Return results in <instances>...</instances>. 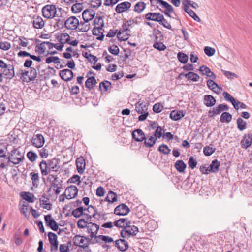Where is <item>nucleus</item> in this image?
Masks as SVG:
<instances>
[{
    "instance_id": "nucleus-1",
    "label": "nucleus",
    "mask_w": 252,
    "mask_h": 252,
    "mask_svg": "<svg viewBox=\"0 0 252 252\" xmlns=\"http://www.w3.org/2000/svg\"><path fill=\"white\" fill-rule=\"evenodd\" d=\"M60 159L53 158L47 160H42L39 163V166L42 176H47L52 172H57L60 169L59 165Z\"/></svg>"
},
{
    "instance_id": "nucleus-2",
    "label": "nucleus",
    "mask_w": 252,
    "mask_h": 252,
    "mask_svg": "<svg viewBox=\"0 0 252 252\" xmlns=\"http://www.w3.org/2000/svg\"><path fill=\"white\" fill-rule=\"evenodd\" d=\"M138 228L134 226L127 225L124 229L121 231V236L124 238H128L131 236H135L138 232Z\"/></svg>"
},
{
    "instance_id": "nucleus-3",
    "label": "nucleus",
    "mask_w": 252,
    "mask_h": 252,
    "mask_svg": "<svg viewBox=\"0 0 252 252\" xmlns=\"http://www.w3.org/2000/svg\"><path fill=\"white\" fill-rule=\"evenodd\" d=\"M21 78H23L24 81L29 82L34 80L37 76L36 70L33 67H31L30 70L23 71L20 70Z\"/></svg>"
},
{
    "instance_id": "nucleus-4",
    "label": "nucleus",
    "mask_w": 252,
    "mask_h": 252,
    "mask_svg": "<svg viewBox=\"0 0 252 252\" xmlns=\"http://www.w3.org/2000/svg\"><path fill=\"white\" fill-rule=\"evenodd\" d=\"M43 16L47 19H52L56 16L57 8L54 5H46L42 9Z\"/></svg>"
},
{
    "instance_id": "nucleus-5",
    "label": "nucleus",
    "mask_w": 252,
    "mask_h": 252,
    "mask_svg": "<svg viewBox=\"0 0 252 252\" xmlns=\"http://www.w3.org/2000/svg\"><path fill=\"white\" fill-rule=\"evenodd\" d=\"M90 239L85 236L76 235L73 238V245L82 248H85L89 245Z\"/></svg>"
},
{
    "instance_id": "nucleus-6",
    "label": "nucleus",
    "mask_w": 252,
    "mask_h": 252,
    "mask_svg": "<svg viewBox=\"0 0 252 252\" xmlns=\"http://www.w3.org/2000/svg\"><path fill=\"white\" fill-rule=\"evenodd\" d=\"M79 21L75 16H70L67 18L64 22V27L68 30H76L79 25Z\"/></svg>"
},
{
    "instance_id": "nucleus-7",
    "label": "nucleus",
    "mask_w": 252,
    "mask_h": 252,
    "mask_svg": "<svg viewBox=\"0 0 252 252\" xmlns=\"http://www.w3.org/2000/svg\"><path fill=\"white\" fill-rule=\"evenodd\" d=\"M32 145L37 148H42L45 143V139L41 134H34L31 140Z\"/></svg>"
},
{
    "instance_id": "nucleus-8",
    "label": "nucleus",
    "mask_w": 252,
    "mask_h": 252,
    "mask_svg": "<svg viewBox=\"0 0 252 252\" xmlns=\"http://www.w3.org/2000/svg\"><path fill=\"white\" fill-rule=\"evenodd\" d=\"M78 192V188L75 186L71 185L66 188L64 195L66 199H71L76 197Z\"/></svg>"
},
{
    "instance_id": "nucleus-9",
    "label": "nucleus",
    "mask_w": 252,
    "mask_h": 252,
    "mask_svg": "<svg viewBox=\"0 0 252 252\" xmlns=\"http://www.w3.org/2000/svg\"><path fill=\"white\" fill-rule=\"evenodd\" d=\"M229 107L226 104H220L216 107H214L212 109L208 111V116L209 117H213L215 115H219L221 112L227 111Z\"/></svg>"
},
{
    "instance_id": "nucleus-10",
    "label": "nucleus",
    "mask_w": 252,
    "mask_h": 252,
    "mask_svg": "<svg viewBox=\"0 0 252 252\" xmlns=\"http://www.w3.org/2000/svg\"><path fill=\"white\" fill-rule=\"evenodd\" d=\"M130 211L128 207L125 204H122L116 207L114 210V214L119 216L127 215Z\"/></svg>"
},
{
    "instance_id": "nucleus-11",
    "label": "nucleus",
    "mask_w": 252,
    "mask_h": 252,
    "mask_svg": "<svg viewBox=\"0 0 252 252\" xmlns=\"http://www.w3.org/2000/svg\"><path fill=\"white\" fill-rule=\"evenodd\" d=\"M59 75L63 80L68 82L73 78V73L69 69H64L60 71Z\"/></svg>"
},
{
    "instance_id": "nucleus-12",
    "label": "nucleus",
    "mask_w": 252,
    "mask_h": 252,
    "mask_svg": "<svg viewBox=\"0 0 252 252\" xmlns=\"http://www.w3.org/2000/svg\"><path fill=\"white\" fill-rule=\"evenodd\" d=\"M88 232L91 234V237L95 238V236H97V233L99 227L98 225L94 223L89 222L87 225Z\"/></svg>"
},
{
    "instance_id": "nucleus-13",
    "label": "nucleus",
    "mask_w": 252,
    "mask_h": 252,
    "mask_svg": "<svg viewBox=\"0 0 252 252\" xmlns=\"http://www.w3.org/2000/svg\"><path fill=\"white\" fill-rule=\"evenodd\" d=\"M44 219L47 225L50 227L53 230L57 231L58 230V224L50 215H45Z\"/></svg>"
},
{
    "instance_id": "nucleus-14",
    "label": "nucleus",
    "mask_w": 252,
    "mask_h": 252,
    "mask_svg": "<svg viewBox=\"0 0 252 252\" xmlns=\"http://www.w3.org/2000/svg\"><path fill=\"white\" fill-rule=\"evenodd\" d=\"M2 72V76L3 75L7 79H12L15 75L14 67L11 64H8L7 67L3 69Z\"/></svg>"
},
{
    "instance_id": "nucleus-15",
    "label": "nucleus",
    "mask_w": 252,
    "mask_h": 252,
    "mask_svg": "<svg viewBox=\"0 0 252 252\" xmlns=\"http://www.w3.org/2000/svg\"><path fill=\"white\" fill-rule=\"evenodd\" d=\"M115 246L120 251L124 252L128 249V244L127 241L123 239H119L115 241Z\"/></svg>"
},
{
    "instance_id": "nucleus-16",
    "label": "nucleus",
    "mask_w": 252,
    "mask_h": 252,
    "mask_svg": "<svg viewBox=\"0 0 252 252\" xmlns=\"http://www.w3.org/2000/svg\"><path fill=\"white\" fill-rule=\"evenodd\" d=\"M33 27L35 29H42L45 25V22L40 16L34 15L32 17Z\"/></svg>"
},
{
    "instance_id": "nucleus-17",
    "label": "nucleus",
    "mask_w": 252,
    "mask_h": 252,
    "mask_svg": "<svg viewBox=\"0 0 252 252\" xmlns=\"http://www.w3.org/2000/svg\"><path fill=\"white\" fill-rule=\"evenodd\" d=\"M145 19L159 22L163 19V15L160 13H148L145 14Z\"/></svg>"
},
{
    "instance_id": "nucleus-18",
    "label": "nucleus",
    "mask_w": 252,
    "mask_h": 252,
    "mask_svg": "<svg viewBox=\"0 0 252 252\" xmlns=\"http://www.w3.org/2000/svg\"><path fill=\"white\" fill-rule=\"evenodd\" d=\"M132 138L137 142H142L145 139L144 132L140 129H137L132 133Z\"/></svg>"
},
{
    "instance_id": "nucleus-19",
    "label": "nucleus",
    "mask_w": 252,
    "mask_h": 252,
    "mask_svg": "<svg viewBox=\"0 0 252 252\" xmlns=\"http://www.w3.org/2000/svg\"><path fill=\"white\" fill-rule=\"evenodd\" d=\"M252 144V134H248L245 135L243 139L241 141V147L244 149H247Z\"/></svg>"
},
{
    "instance_id": "nucleus-20",
    "label": "nucleus",
    "mask_w": 252,
    "mask_h": 252,
    "mask_svg": "<svg viewBox=\"0 0 252 252\" xmlns=\"http://www.w3.org/2000/svg\"><path fill=\"white\" fill-rule=\"evenodd\" d=\"M131 7V3L127 1L122 2L117 5L115 11L118 13H121L128 9Z\"/></svg>"
},
{
    "instance_id": "nucleus-21",
    "label": "nucleus",
    "mask_w": 252,
    "mask_h": 252,
    "mask_svg": "<svg viewBox=\"0 0 252 252\" xmlns=\"http://www.w3.org/2000/svg\"><path fill=\"white\" fill-rule=\"evenodd\" d=\"M131 224V222L127 219L121 218L116 220L114 222V225L118 228L124 229L127 225Z\"/></svg>"
},
{
    "instance_id": "nucleus-22",
    "label": "nucleus",
    "mask_w": 252,
    "mask_h": 252,
    "mask_svg": "<svg viewBox=\"0 0 252 252\" xmlns=\"http://www.w3.org/2000/svg\"><path fill=\"white\" fill-rule=\"evenodd\" d=\"M200 72L204 75H206L212 79H215L216 75L211 71L210 68L205 65H202L199 68Z\"/></svg>"
},
{
    "instance_id": "nucleus-23",
    "label": "nucleus",
    "mask_w": 252,
    "mask_h": 252,
    "mask_svg": "<svg viewBox=\"0 0 252 252\" xmlns=\"http://www.w3.org/2000/svg\"><path fill=\"white\" fill-rule=\"evenodd\" d=\"M185 116V113L182 110H173L170 114V118L173 121L180 120Z\"/></svg>"
},
{
    "instance_id": "nucleus-24",
    "label": "nucleus",
    "mask_w": 252,
    "mask_h": 252,
    "mask_svg": "<svg viewBox=\"0 0 252 252\" xmlns=\"http://www.w3.org/2000/svg\"><path fill=\"white\" fill-rule=\"evenodd\" d=\"M103 27H97L95 26L93 30V34L94 35H97V39L98 40H103L104 35L103 34L104 30L102 29Z\"/></svg>"
},
{
    "instance_id": "nucleus-25",
    "label": "nucleus",
    "mask_w": 252,
    "mask_h": 252,
    "mask_svg": "<svg viewBox=\"0 0 252 252\" xmlns=\"http://www.w3.org/2000/svg\"><path fill=\"white\" fill-rule=\"evenodd\" d=\"M95 15V12L92 10H85L82 13V18L84 21L89 22L93 19Z\"/></svg>"
},
{
    "instance_id": "nucleus-26",
    "label": "nucleus",
    "mask_w": 252,
    "mask_h": 252,
    "mask_svg": "<svg viewBox=\"0 0 252 252\" xmlns=\"http://www.w3.org/2000/svg\"><path fill=\"white\" fill-rule=\"evenodd\" d=\"M216 99L211 95H205L204 97V104L207 107L213 106L216 103Z\"/></svg>"
},
{
    "instance_id": "nucleus-27",
    "label": "nucleus",
    "mask_w": 252,
    "mask_h": 252,
    "mask_svg": "<svg viewBox=\"0 0 252 252\" xmlns=\"http://www.w3.org/2000/svg\"><path fill=\"white\" fill-rule=\"evenodd\" d=\"M148 105L144 103L138 102L135 104V110L138 114L147 112Z\"/></svg>"
},
{
    "instance_id": "nucleus-28",
    "label": "nucleus",
    "mask_w": 252,
    "mask_h": 252,
    "mask_svg": "<svg viewBox=\"0 0 252 252\" xmlns=\"http://www.w3.org/2000/svg\"><path fill=\"white\" fill-rule=\"evenodd\" d=\"M207 85L210 89L212 90L214 92L217 93L220 92V88L219 87L218 84L213 80H208L207 81Z\"/></svg>"
},
{
    "instance_id": "nucleus-29",
    "label": "nucleus",
    "mask_w": 252,
    "mask_h": 252,
    "mask_svg": "<svg viewBox=\"0 0 252 252\" xmlns=\"http://www.w3.org/2000/svg\"><path fill=\"white\" fill-rule=\"evenodd\" d=\"M90 27L89 22L84 21V22H79V25L77 28L81 32H86L89 30Z\"/></svg>"
},
{
    "instance_id": "nucleus-30",
    "label": "nucleus",
    "mask_w": 252,
    "mask_h": 252,
    "mask_svg": "<svg viewBox=\"0 0 252 252\" xmlns=\"http://www.w3.org/2000/svg\"><path fill=\"white\" fill-rule=\"evenodd\" d=\"M87 220L85 219H81L78 220L77 222V226L79 228H84L85 227H87L88 221L90 220V219L92 218V216L90 215H86Z\"/></svg>"
},
{
    "instance_id": "nucleus-31",
    "label": "nucleus",
    "mask_w": 252,
    "mask_h": 252,
    "mask_svg": "<svg viewBox=\"0 0 252 252\" xmlns=\"http://www.w3.org/2000/svg\"><path fill=\"white\" fill-rule=\"evenodd\" d=\"M96 84V81L94 77L92 76L89 77L85 82V86L89 90H92L94 88L95 84Z\"/></svg>"
},
{
    "instance_id": "nucleus-32",
    "label": "nucleus",
    "mask_w": 252,
    "mask_h": 252,
    "mask_svg": "<svg viewBox=\"0 0 252 252\" xmlns=\"http://www.w3.org/2000/svg\"><path fill=\"white\" fill-rule=\"evenodd\" d=\"M32 185L35 187H37L39 184V176L38 173L31 172L30 174Z\"/></svg>"
},
{
    "instance_id": "nucleus-33",
    "label": "nucleus",
    "mask_w": 252,
    "mask_h": 252,
    "mask_svg": "<svg viewBox=\"0 0 252 252\" xmlns=\"http://www.w3.org/2000/svg\"><path fill=\"white\" fill-rule=\"evenodd\" d=\"M130 31H119L117 36L118 39L121 41H126L129 38Z\"/></svg>"
},
{
    "instance_id": "nucleus-34",
    "label": "nucleus",
    "mask_w": 252,
    "mask_h": 252,
    "mask_svg": "<svg viewBox=\"0 0 252 252\" xmlns=\"http://www.w3.org/2000/svg\"><path fill=\"white\" fill-rule=\"evenodd\" d=\"M77 169L78 173H82L85 169V163L82 158H78L76 161Z\"/></svg>"
},
{
    "instance_id": "nucleus-35",
    "label": "nucleus",
    "mask_w": 252,
    "mask_h": 252,
    "mask_svg": "<svg viewBox=\"0 0 252 252\" xmlns=\"http://www.w3.org/2000/svg\"><path fill=\"white\" fill-rule=\"evenodd\" d=\"M232 119V116L228 112H223L220 116V121L221 123H229Z\"/></svg>"
},
{
    "instance_id": "nucleus-36",
    "label": "nucleus",
    "mask_w": 252,
    "mask_h": 252,
    "mask_svg": "<svg viewBox=\"0 0 252 252\" xmlns=\"http://www.w3.org/2000/svg\"><path fill=\"white\" fill-rule=\"evenodd\" d=\"M144 145L147 148H151L154 146L156 142V137H155L153 135L150 136L147 139L145 138L144 139Z\"/></svg>"
},
{
    "instance_id": "nucleus-37",
    "label": "nucleus",
    "mask_w": 252,
    "mask_h": 252,
    "mask_svg": "<svg viewBox=\"0 0 252 252\" xmlns=\"http://www.w3.org/2000/svg\"><path fill=\"white\" fill-rule=\"evenodd\" d=\"M187 167L186 164L182 160H177L175 163L176 169L179 172H183Z\"/></svg>"
},
{
    "instance_id": "nucleus-38",
    "label": "nucleus",
    "mask_w": 252,
    "mask_h": 252,
    "mask_svg": "<svg viewBox=\"0 0 252 252\" xmlns=\"http://www.w3.org/2000/svg\"><path fill=\"white\" fill-rule=\"evenodd\" d=\"M117 200V195L112 191H109L105 198V201L109 203H113Z\"/></svg>"
},
{
    "instance_id": "nucleus-39",
    "label": "nucleus",
    "mask_w": 252,
    "mask_h": 252,
    "mask_svg": "<svg viewBox=\"0 0 252 252\" xmlns=\"http://www.w3.org/2000/svg\"><path fill=\"white\" fill-rule=\"evenodd\" d=\"M146 3L142 1L137 2L134 8V11L138 13H140L144 11L146 8Z\"/></svg>"
},
{
    "instance_id": "nucleus-40",
    "label": "nucleus",
    "mask_w": 252,
    "mask_h": 252,
    "mask_svg": "<svg viewBox=\"0 0 252 252\" xmlns=\"http://www.w3.org/2000/svg\"><path fill=\"white\" fill-rule=\"evenodd\" d=\"M49 199L48 198L46 197L45 195H43L42 197L40 199V202L42 205H44L43 208L48 210L51 209V204L48 203Z\"/></svg>"
},
{
    "instance_id": "nucleus-41",
    "label": "nucleus",
    "mask_w": 252,
    "mask_h": 252,
    "mask_svg": "<svg viewBox=\"0 0 252 252\" xmlns=\"http://www.w3.org/2000/svg\"><path fill=\"white\" fill-rule=\"evenodd\" d=\"M220 166V162L218 160L215 159L212 161L210 165V170L211 172L216 173L219 170V167Z\"/></svg>"
},
{
    "instance_id": "nucleus-42",
    "label": "nucleus",
    "mask_w": 252,
    "mask_h": 252,
    "mask_svg": "<svg viewBox=\"0 0 252 252\" xmlns=\"http://www.w3.org/2000/svg\"><path fill=\"white\" fill-rule=\"evenodd\" d=\"M19 157L14 156V157H8V160H9V162H11L13 164L16 165L21 162V161L24 159V157L22 155L20 154V155H18Z\"/></svg>"
},
{
    "instance_id": "nucleus-43",
    "label": "nucleus",
    "mask_w": 252,
    "mask_h": 252,
    "mask_svg": "<svg viewBox=\"0 0 252 252\" xmlns=\"http://www.w3.org/2000/svg\"><path fill=\"white\" fill-rule=\"evenodd\" d=\"M84 210H86V209H84L82 207H79L74 209L72 211V214L75 218H79L83 215H86L87 214L85 213L83 214Z\"/></svg>"
},
{
    "instance_id": "nucleus-44",
    "label": "nucleus",
    "mask_w": 252,
    "mask_h": 252,
    "mask_svg": "<svg viewBox=\"0 0 252 252\" xmlns=\"http://www.w3.org/2000/svg\"><path fill=\"white\" fill-rule=\"evenodd\" d=\"M246 122L241 118L239 117L237 120V128L240 131H243L246 128Z\"/></svg>"
},
{
    "instance_id": "nucleus-45",
    "label": "nucleus",
    "mask_w": 252,
    "mask_h": 252,
    "mask_svg": "<svg viewBox=\"0 0 252 252\" xmlns=\"http://www.w3.org/2000/svg\"><path fill=\"white\" fill-rule=\"evenodd\" d=\"M186 77H188L189 80H191L193 81H198L199 79V76L193 72H189L187 74H185Z\"/></svg>"
},
{
    "instance_id": "nucleus-46",
    "label": "nucleus",
    "mask_w": 252,
    "mask_h": 252,
    "mask_svg": "<svg viewBox=\"0 0 252 252\" xmlns=\"http://www.w3.org/2000/svg\"><path fill=\"white\" fill-rule=\"evenodd\" d=\"M178 60L182 63H186L188 61V56L187 54L179 52L177 54Z\"/></svg>"
},
{
    "instance_id": "nucleus-47",
    "label": "nucleus",
    "mask_w": 252,
    "mask_h": 252,
    "mask_svg": "<svg viewBox=\"0 0 252 252\" xmlns=\"http://www.w3.org/2000/svg\"><path fill=\"white\" fill-rule=\"evenodd\" d=\"M165 130L163 129L161 126H158L157 127L156 130L153 135V136L156 137V139L160 138L161 137H163V132H164Z\"/></svg>"
},
{
    "instance_id": "nucleus-48",
    "label": "nucleus",
    "mask_w": 252,
    "mask_h": 252,
    "mask_svg": "<svg viewBox=\"0 0 252 252\" xmlns=\"http://www.w3.org/2000/svg\"><path fill=\"white\" fill-rule=\"evenodd\" d=\"M95 238L96 239V242H98V240H97L98 239L108 243L113 242V238L108 236L100 235L97 236H95Z\"/></svg>"
},
{
    "instance_id": "nucleus-49",
    "label": "nucleus",
    "mask_w": 252,
    "mask_h": 252,
    "mask_svg": "<svg viewBox=\"0 0 252 252\" xmlns=\"http://www.w3.org/2000/svg\"><path fill=\"white\" fill-rule=\"evenodd\" d=\"M83 8V6L81 3L74 4L71 7V10L73 13H77L81 12Z\"/></svg>"
},
{
    "instance_id": "nucleus-50",
    "label": "nucleus",
    "mask_w": 252,
    "mask_h": 252,
    "mask_svg": "<svg viewBox=\"0 0 252 252\" xmlns=\"http://www.w3.org/2000/svg\"><path fill=\"white\" fill-rule=\"evenodd\" d=\"M23 198L30 203H33L34 201V195L31 193L25 192L22 195Z\"/></svg>"
},
{
    "instance_id": "nucleus-51",
    "label": "nucleus",
    "mask_w": 252,
    "mask_h": 252,
    "mask_svg": "<svg viewBox=\"0 0 252 252\" xmlns=\"http://www.w3.org/2000/svg\"><path fill=\"white\" fill-rule=\"evenodd\" d=\"M158 151L164 155H168L171 152V149L168 147L167 145L162 144L158 147Z\"/></svg>"
},
{
    "instance_id": "nucleus-52",
    "label": "nucleus",
    "mask_w": 252,
    "mask_h": 252,
    "mask_svg": "<svg viewBox=\"0 0 252 252\" xmlns=\"http://www.w3.org/2000/svg\"><path fill=\"white\" fill-rule=\"evenodd\" d=\"M27 157L29 160L32 162H34L38 158L36 153L32 151H30L27 153Z\"/></svg>"
},
{
    "instance_id": "nucleus-53",
    "label": "nucleus",
    "mask_w": 252,
    "mask_h": 252,
    "mask_svg": "<svg viewBox=\"0 0 252 252\" xmlns=\"http://www.w3.org/2000/svg\"><path fill=\"white\" fill-rule=\"evenodd\" d=\"M185 12H187L190 17H191L195 21L200 22V18L196 15V14L190 9L186 8Z\"/></svg>"
},
{
    "instance_id": "nucleus-54",
    "label": "nucleus",
    "mask_w": 252,
    "mask_h": 252,
    "mask_svg": "<svg viewBox=\"0 0 252 252\" xmlns=\"http://www.w3.org/2000/svg\"><path fill=\"white\" fill-rule=\"evenodd\" d=\"M94 25L97 27H103L104 26V21L100 16L96 17L94 20Z\"/></svg>"
},
{
    "instance_id": "nucleus-55",
    "label": "nucleus",
    "mask_w": 252,
    "mask_h": 252,
    "mask_svg": "<svg viewBox=\"0 0 252 252\" xmlns=\"http://www.w3.org/2000/svg\"><path fill=\"white\" fill-rule=\"evenodd\" d=\"M60 62V59L57 56H50L46 59V63H58Z\"/></svg>"
},
{
    "instance_id": "nucleus-56",
    "label": "nucleus",
    "mask_w": 252,
    "mask_h": 252,
    "mask_svg": "<svg viewBox=\"0 0 252 252\" xmlns=\"http://www.w3.org/2000/svg\"><path fill=\"white\" fill-rule=\"evenodd\" d=\"M9 163V160H8V157L6 156L0 157V167L2 168H4L6 166H8Z\"/></svg>"
},
{
    "instance_id": "nucleus-57",
    "label": "nucleus",
    "mask_w": 252,
    "mask_h": 252,
    "mask_svg": "<svg viewBox=\"0 0 252 252\" xmlns=\"http://www.w3.org/2000/svg\"><path fill=\"white\" fill-rule=\"evenodd\" d=\"M161 5L162 7L165 8V11L167 12H172L173 11L174 9L173 7L167 2L161 1Z\"/></svg>"
},
{
    "instance_id": "nucleus-58",
    "label": "nucleus",
    "mask_w": 252,
    "mask_h": 252,
    "mask_svg": "<svg viewBox=\"0 0 252 252\" xmlns=\"http://www.w3.org/2000/svg\"><path fill=\"white\" fill-rule=\"evenodd\" d=\"M30 209L28 208V205L23 204L22 207L20 210V212L25 217L28 218L30 215Z\"/></svg>"
},
{
    "instance_id": "nucleus-59",
    "label": "nucleus",
    "mask_w": 252,
    "mask_h": 252,
    "mask_svg": "<svg viewBox=\"0 0 252 252\" xmlns=\"http://www.w3.org/2000/svg\"><path fill=\"white\" fill-rule=\"evenodd\" d=\"M48 236L49 238V241L50 244L58 242L57 236L55 233L50 232L48 234Z\"/></svg>"
},
{
    "instance_id": "nucleus-60",
    "label": "nucleus",
    "mask_w": 252,
    "mask_h": 252,
    "mask_svg": "<svg viewBox=\"0 0 252 252\" xmlns=\"http://www.w3.org/2000/svg\"><path fill=\"white\" fill-rule=\"evenodd\" d=\"M215 151V149L209 146H206L204 148L203 152L205 156H209L211 155Z\"/></svg>"
},
{
    "instance_id": "nucleus-61",
    "label": "nucleus",
    "mask_w": 252,
    "mask_h": 252,
    "mask_svg": "<svg viewBox=\"0 0 252 252\" xmlns=\"http://www.w3.org/2000/svg\"><path fill=\"white\" fill-rule=\"evenodd\" d=\"M204 51L205 53L208 56H209V57H211V56L214 55V54L215 53V49L213 48L212 47H209V46L205 47L204 48Z\"/></svg>"
},
{
    "instance_id": "nucleus-62",
    "label": "nucleus",
    "mask_w": 252,
    "mask_h": 252,
    "mask_svg": "<svg viewBox=\"0 0 252 252\" xmlns=\"http://www.w3.org/2000/svg\"><path fill=\"white\" fill-rule=\"evenodd\" d=\"M101 0H91L90 1L91 7L94 8H98L101 5Z\"/></svg>"
},
{
    "instance_id": "nucleus-63",
    "label": "nucleus",
    "mask_w": 252,
    "mask_h": 252,
    "mask_svg": "<svg viewBox=\"0 0 252 252\" xmlns=\"http://www.w3.org/2000/svg\"><path fill=\"white\" fill-rule=\"evenodd\" d=\"M163 109V106L159 103H156L154 105L153 110L156 113H160Z\"/></svg>"
},
{
    "instance_id": "nucleus-64",
    "label": "nucleus",
    "mask_w": 252,
    "mask_h": 252,
    "mask_svg": "<svg viewBox=\"0 0 252 252\" xmlns=\"http://www.w3.org/2000/svg\"><path fill=\"white\" fill-rule=\"evenodd\" d=\"M70 36L67 33H62L61 35V38L60 41L61 42L64 43H69L70 41Z\"/></svg>"
}]
</instances>
